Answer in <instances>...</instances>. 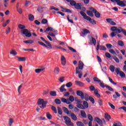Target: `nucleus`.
Masks as SVG:
<instances>
[{
    "instance_id": "45",
    "label": "nucleus",
    "mask_w": 126,
    "mask_h": 126,
    "mask_svg": "<svg viewBox=\"0 0 126 126\" xmlns=\"http://www.w3.org/2000/svg\"><path fill=\"white\" fill-rule=\"evenodd\" d=\"M67 48L68 49H69V50H70V51H71L73 53H76V51L75 50V49H73L72 47L70 46H67Z\"/></svg>"
},
{
    "instance_id": "1",
    "label": "nucleus",
    "mask_w": 126,
    "mask_h": 126,
    "mask_svg": "<svg viewBox=\"0 0 126 126\" xmlns=\"http://www.w3.org/2000/svg\"><path fill=\"white\" fill-rule=\"evenodd\" d=\"M18 27L19 29L23 30L21 31V34H23V35H25L26 37H28V38H30L31 36H32V34H31V32H30V31L27 30L26 28V27L23 25L19 24L18 26Z\"/></svg>"
},
{
    "instance_id": "32",
    "label": "nucleus",
    "mask_w": 126,
    "mask_h": 126,
    "mask_svg": "<svg viewBox=\"0 0 126 126\" xmlns=\"http://www.w3.org/2000/svg\"><path fill=\"white\" fill-rule=\"evenodd\" d=\"M54 102L57 105H60V104H61V103H62V101H61V99H60L59 98L55 99L54 100Z\"/></svg>"
},
{
    "instance_id": "5",
    "label": "nucleus",
    "mask_w": 126,
    "mask_h": 126,
    "mask_svg": "<svg viewBox=\"0 0 126 126\" xmlns=\"http://www.w3.org/2000/svg\"><path fill=\"white\" fill-rule=\"evenodd\" d=\"M47 103L48 101H44V99L39 98L37 101V105H41L40 108L42 109L46 108Z\"/></svg>"
},
{
    "instance_id": "47",
    "label": "nucleus",
    "mask_w": 126,
    "mask_h": 126,
    "mask_svg": "<svg viewBox=\"0 0 126 126\" xmlns=\"http://www.w3.org/2000/svg\"><path fill=\"white\" fill-rule=\"evenodd\" d=\"M64 87H65V85L63 84L59 89L60 92H63V89H64Z\"/></svg>"
},
{
    "instance_id": "42",
    "label": "nucleus",
    "mask_w": 126,
    "mask_h": 126,
    "mask_svg": "<svg viewBox=\"0 0 126 126\" xmlns=\"http://www.w3.org/2000/svg\"><path fill=\"white\" fill-rule=\"evenodd\" d=\"M94 82H101V80L100 79H99V78H98V77H94Z\"/></svg>"
},
{
    "instance_id": "64",
    "label": "nucleus",
    "mask_w": 126,
    "mask_h": 126,
    "mask_svg": "<svg viewBox=\"0 0 126 126\" xmlns=\"http://www.w3.org/2000/svg\"><path fill=\"white\" fill-rule=\"evenodd\" d=\"M119 110H123L124 112H126V106H122L118 108Z\"/></svg>"
},
{
    "instance_id": "9",
    "label": "nucleus",
    "mask_w": 126,
    "mask_h": 126,
    "mask_svg": "<svg viewBox=\"0 0 126 126\" xmlns=\"http://www.w3.org/2000/svg\"><path fill=\"white\" fill-rule=\"evenodd\" d=\"M89 9L92 10V11L94 13L95 17H96L97 18H100V17H101V14L99 12L97 11V10H96V9L92 7L89 8Z\"/></svg>"
},
{
    "instance_id": "3",
    "label": "nucleus",
    "mask_w": 126,
    "mask_h": 126,
    "mask_svg": "<svg viewBox=\"0 0 126 126\" xmlns=\"http://www.w3.org/2000/svg\"><path fill=\"white\" fill-rule=\"evenodd\" d=\"M111 31L113 32L110 33V36L112 38H114L115 36H117V34H120L121 31L120 30V27L118 28L117 27H112L110 28Z\"/></svg>"
},
{
    "instance_id": "58",
    "label": "nucleus",
    "mask_w": 126,
    "mask_h": 126,
    "mask_svg": "<svg viewBox=\"0 0 126 126\" xmlns=\"http://www.w3.org/2000/svg\"><path fill=\"white\" fill-rule=\"evenodd\" d=\"M113 60H114V61L117 63H120V60H119V58H118V57H117L116 56H115L113 58Z\"/></svg>"
},
{
    "instance_id": "4",
    "label": "nucleus",
    "mask_w": 126,
    "mask_h": 126,
    "mask_svg": "<svg viewBox=\"0 0 126 126\" xmlns=\"http://www.w3.org/2000/svg\"><path fill=\"white\" fill-rule=\"evenodd\" d=\"M80 13L81 15L83 17L84 19H86V20H88V21H90L92 24H96V21L91 19L90 17L87 16L86 13H85L83 11H81Z\"/></svg>"
},
{
    "instance_id": "22",
    "label": "nucleus",
    "mask_w": 126,
    "mask_h": 126,
    "mask_svg": "<svg viewBox=\"0 0 126 126\" xmlns=\"http://www.w3.org/2000/svg\"><path fill=\"white\" fill-rule=\"evenodd\" d=\"M75 8L76 9L80 10L81 9V3H77L74 6Z\"/></svg>"
},
{
    "instance_id": "36",
    "label": "nucleus",
    "mask_w": 126,
    "mask_h": 126,
    "mask_svg": "<svg viewBox=\"0 0 126 126\" xmlns=\"http://www.w3.org/2000/svg\"><path fill=\"white\" fill-rule=\"evenodd\" d=\"M58 112L59 115H63V110L60 107H57Z\"/></svg>"
},
{
    "instance_id": "8",
    "label": "nucleus",
    "mask_w": 126,
    "mask_h": 126,
    "mask_svg": "<svg viewBox=\"0 0 126 126\" xmlns=\"http://www.w3.org/2000/svg\"><path fill=\"white\" fill-rule=\"evenodd\" d=\"M38 43L39 44V45L43 46V47H45V48H48V49H52V44H51L49 41H45V43H46L47 45L41 41H38Z\"/></svg>"
},
{
    "instance_id": "24",
    "label": "nucleus",
    "mask_w": 126,
    "mask_h": 126,
    "mask_svg": "<svg viewBox=\"0 0 126 126\" xmlns=\"http://www.w3.org/2000/svg\"><path fill=\"white\" fill-rule=\"evenodd\" d=\"M87 13L89 16H91V17H93L94 16V14H93V11H87Z\"/></svg>"
},
{
    "instance_id": "23",
    "label": "nucleus",
    "mask_w": 126,
    "mask_h": 126,
    "mask_svg": "<svg viewBox=\"0 0 126 126\" xmlns=\"http://www.w3.org/2000/svg\"><path fill=\"white\" fill-rule=\"evenodd\" d=\"M75 101L76 102L77 105H80V104H81V103H83L82 101L80 99H78V98L77 97H75Z\"/></svg>"
},
{
    "instance_id": "33",
    "label": "nucleus",
    "mask_w": 126,
    "mask_h": 126,
    "mask_svg": "<svg viewBox=\"0 0 126 126\" xmlns=\"http://www.w3.org/2000/svg\"><path fill=\"white\" fill-rule=\"evenodd\" d=\"M43 8H44V7L38 6L37 7V11H38V12H40V13H41V12H43Z\"/></svg>"
},
{
    "instance_id": "26",
    "label": "nucleus",
    "mask_w": 126,
    "mask_h": 126,
    "mask_svg": "<svg viewBox=\"0 0 126 126\" xmlns=\"http://www.w3.org/2000/svg\"><path fill=\"white\" fill-rule=\"evenodd\" d=\"M18 59L19 62H25L26 61V57H17Z\"/></svg>"
},
{
    "instance_id": "38",
    "label": "nucleus",
    "mask_w": 126,
    "mask_h": 126,
    "mask_svg": "<svg viewBox=\"0 0 126 126\" xmlns=\"http://www.w3.org/2000/svg\"><path fill=\"white\" fill-rule=\"evenodd\" d=\"M9 22H10V21L9 20H8L6 21V22L5 23L2 24V27H6L7 26V24H9Z\"/></svg>"
},
{
    "instance_id": "17",
    "label": "nucleus",
    "mask_w": 126,
    "mask_h": 126,
    "mask_svg": "<svg viewBox=\"0 0 126 126\" xmlns=\"http://www.w3.org/2000/svg\"><path fill=\"white\" fill-rule=\"evenodd\" d=\"M61 62H62V64L63 65H65L66 64V60L65 59V58L64 56H63L61 57Z\"/></svg>"
},
{
    "instance_id": "48",
    "label": "nucleus",
    "mask_w": 126,
    "mask_h": 126,
    "mask_svg": "<svg viewBox=\"0 0 126 126\" xmlns=\"http://www.w3.org/2000/svg\"><path fill=\"white\" fill-rule=\"evenodd\" d=\"M108 79L110 82H111V83H112V84H114V85H117V83H115V82H114V81H113V79H112L111 77H109Z\"/></svg>"
},
{
    "instance_id": "11",
    "label": "nucleus",
    "mask_w": 126,
    "mask_h": 126,
    "mask_svg": "<svg viewBox=\"0 0 126 126\" xmlns=\"http://www.w3.org/2000/svg\"><path fill=\"white\" fill-rule=\"evenodd\" d=\"M88 119L89 120V126H92V122H93V117L91 114H88Z\"/></svg>"
},
{
    "instance_id": "59",
    "label": "nucleus",
    "mask_w": 126,
    "mask_h": 126,
    "mask_svg": "<svg viewBox=\"0 0 126 126\" xmlns=\"http://www.w3.org/2000/svg\"><path fill=\"white\" fill-rule=\"evenodd\" d=\"M59 81L63 83L64 81V77L63 76H62L59 79Z\"/></svg>"
},
{
    "instance_id": "35",
    "label": "nucleus",
    "mask_w": 126,
    "mask_h": 126,
    "mask_svg": "<svg viewBox=\"0 0 126 126\" xmlns=\"http://www.w3.org/2000/svg\"><path fill=\"white\" fill-rule=\"evenodd\" d=\"M105 88H106V89H108V90H109V91H112V92H114V89H113V88H112L111 86L107 85L105 86Z\"/></svg>"
},
{
    "instance_id": "18",
    "label": "nucleus",
    "mask_w": 126,
    "mask_h": 126,
    "mask_svg": "<svg viewBox=\"0 0 126 126\" xmlns=\"http://www.w3.org/2000/svg\"><path fill=\"white\" fill-rule=\"evenodd\" d=\"M62 109L65 114H67V115H69V114H70V111H69L66 107L63 106Z\"/></svg>"
},
{
    "instance_id": "40",
    "label": "nucleus",
    "mask_w": 126,
    "mask_h": 126,
    "mask_svg": "<svg viewBox=\"0 0 126 126\" xmlns=\"http://www.w3.org/2000/svg\"><path fill=\"white\" fill-rule=\"evenodd\" d=\"M109 52H110L111 54H112V55H114V56H117V53H116L115 50H114V49H110Z\"/></svg>"
},
{
    "instance_id": "12",
    "label": "nucleus",
    "mask_w": 126,
    "mask_h": 126,
    "mask_svg": "<svg viewBox=\"0 0 126 126\" xmlns=\"http://www.w3.org/2000/svg\"><path fill=\"white\" fill-rule=\"evenodd\" d=\"M76 94L77 96H79L81 97L82 100H83L84 99V94H83V92L81 91H77Z\"/></svg>"
},
{
    "instance_id": "25",
    "label": "nucleus",
    "mask_w": 126,
    "mask_h": 126,
    "mask_svg": "<svg viewBox=\"0 0 126 126\" xmlns=\"http://www.w3.org/2000/svg\"><path fill=\"white\" fill-rule=\"evenodd\" d=\"M40 71H45V68L36 69L35 70L36 73H40Z\"/></svg>"
},
{
    "instance_id": "2",
    "label": "nucleus",
    "mask_w": 126,
    "mask_h": 126,
    "mask_svg": "<svg viewBox=\"0 0 126 126\" xmlns=\"http://www.w3.org/2000/svg\"><path fill=\"white\" fill-rule=\"evenodd\" d=\"M84 66V64L82 63V61H79L78 67H76V74H78L79 78H81L82 76V70ZM80 69V70H79Z\"/></svg>"
},
{
    "instance_id": "53",
    "label": "nucleus",
    "mask_w": 126,
    "mask_h": 126,
    "mask_svg": "<svg viewBox=\"0 0 126 126\" xmlns=\"http://www.w3.org/2000/svg\"><path fill=\"white\" fill-rule=\"evenodd\" d=\"M106 85H105L103 82H99V86H100L101 88H105V87H106Z\"/></svg>"
},
{
    "instance_id": "54",
    "label": "nucleus",
    "mask_w": 126,
    "mask_h": 126,
    "mask_svg": "<svg viewBox=\"0 0 126 126\" xmlns=\"http://www.w3.org/2000/svg\"><path fill=\"white\" fill-rule=\"evenodd\" d=\"M70 5H72V6H75V5L76 4V1L74 0H71V1L70 2Z\"/></svg>"
},
{
    "instance_id": "15",
    "label": "nucleus",
    "mask_w": 126,
    "mask_h": 126,
    "mask_svg": "<svg viewBox=\"0 0 126 126\" xmlns=\"http://www.w3.org/2000/svg\"><path fill=\"white\" fill-rule=\"evenodd\" d=\"M70 115L72 120L76 122V121H77V117H76V115L74 114L73 113H71V111H70Z\"/></svg>"
},
{
    "instance_id": "50",
    "label": "nucleus",
    "mask_w": 126,
    "mask_h": 126,
    "mask_svg": "<svg viewBox=\"0 0 126 126\" xmlns=\"http://www.w3.org/2000/svg\"><path fill=\"white\" fill-rule=\"evenodd\" d=\"M118 45L119 46H121V47H123V46L125 45V44L124 43V42L122 40L118 41Z\"/></svg>"
},
{
    "instance_id": "57",
    "label": "nucleus",
    "mask_w": 126,
    "mask_h": 126,
    "mask_svg": "<svg viewBox=\"0 0 126 126\" xmlns=\"http://www.w3.org/2000/svg\"><path fill=\"white\" fill-rule=\"evenodd\" d=\"M92 42L94 46H96V39L94 37H92Z\"/></svg>"
},
{
    "instance_id": "27",
    "label": "nucleus",
    "mask_w": 126,
    "mask_h": 126,
    "mask_svg": "<svg viewBox=\"0 0 126 126\" xmlns=\"http://www.w3.org/2000/svg\"><path fill=\"white\" fill-rule=\"evenodd\" d=\"M50 95L53 97H56V96H57V92L55 91H50Z\"/></svg>"
},
{
    "instance_id": "52",
    "label": "nucleus",
    "mask_w": 126,
    "mask_h": 126,
    "mask_svg": "<svg viewBox=\"0 0 126 126\" xmlns=\"http://www.w3.org/2000/svg\"><path fill=\"white\" fill-rule=\"evenodd\" d=\"M46 117L48 120H52V116L50 114V113L47 112L46 114Z\"/></svg>"
},
{
    "instance_id": "19",
    "label": "nucleus",
    "mask_w": 126,
    "mask_h": 126,
    "mask_svg": "<svg viewBox=\"0 0 126 126\" xmlns=\"http://www.w3.org/2000/svg\"><path fill=\"white\" fill-rule=\"evenodd\" d=\"M104 118L105 120H107V122H109L111 120V116L108 114V113H105L104 114Z\"/></svg>"
},
{
    "instance_id": "7",
    "label": "nucleus",
    "mask_w": 126,
    "mask_h": 126,
    "mask_svg": "<svg viewBox=\"0 0 126 126\" xmlns=\"http://www.w3.org/2000/svg\"><path fill=\"white\" fill-rule=\"evenodd\" d=\"M63 119L65 121V124L67 126H74V124H73V123L71 122V120H70V118L67 116H63Z\"/></svg>"
},
{
    "instance_id": "61",
    "label": "nucleus",
    "mask_w": 126,
    "mask_h": 126,
    "mask_svg": "<svg viewBox=\"0 0 126 126\" xmlns=\"http://www.w3.org/2000/svg\"><path fill=\"white\" fill-rule=\"evenodd\" d=\"M66 87H68V88L71 87V86H72V83H71V82L67 83L66 84Z\"/></svg>"
},
{
    "instance_id": "41",
    "label": "nucleus",
    "mask_w": 126,
    "mask_h": 126,
    "mask_svg": "<svg viewBox=\"0 0 126 126\" xmlns=\"http://www.w3.org/2000/svg\"><path fill=\"white\" fill-rule=\"evenodd\" d=\"M120 31L121 32H122V33L125 35L126 36V30H124V29H123L122 27H120Z\"/></svg>"
},
{
    "instance_id": "21",
    "label": "nucleus",
    "mask_w": 126,
    "mask_h": 126,
    "mask_svg": "<svg viewBox=\"0 0 126 126\" xmlns=\"http://www.w3.org/2000/svg\"><path fill=\"white\" fill-rule=\"evenodd\" d=\"M61 101H62V102H63V103H66V104H71V102L68 101V100H67V98L65 99L64 98H62Z\"/></svg>"
},
{
    "instance_id": "56",
    "label": "nucleus",
    "mask_w": 126,
    "mask_h": 126,
    "mask_svg": "<svg viewBox=\"0 0 126 126\" xmlns=\"http://www.w3.org/2000/svg\"><path fill=\"white\" fill-rule=\"evenodd\" d=\"M113 126H122V123L120 122H117L116 123L113 124Z\"/></svg>"
},
{
    "instance_id": "34",
    "label": "nucleus",
    "mask_w": 126,
    "mask_h": 126,
    "mask_svg": "<svg viewBox=\"0 0 126 126\" xmlns=\"http://www.w3.org/2000/svg\"><path fill=\"white\" fill-rule=\"evenodd\" d=\"M10 55H13L14 56H15L17 55V52L15 50L11 49V50L10 52Z\"/></svg>"
},
{
    "instance_id": "30",
    "label": "nucleus",
    "mask_w": 126,
    "mask_h": 126,
    "mask_svg": "<svg viewBox=\"0 0 126 126\" xmlns=\"http://www.w3.org/2000/svg\"><path fill=\"white\" fill-rule=\"evenodd\" d=\"M67 100H68V102H69L70 101V102H73L74 101V97L72 95H71L68 98H67Z\"/></svg>"
},
{
    "instance_id": "28",
    "label": "nucleus",
    "mask_w": 126,
    "mask_h": 126,
    "mask_svg": "<svg viewBox=\"0 0 126 126\" xmlns=\"http://www.w3.org/2000/svg\"><path fill=\"white\" fill-rule=\"evenodd\" d=\"M29 20H30V21H33L34 15L31 14H29Z\"/></svg>"
},
{
    "instance_id": "16",
    "label": "nucleus",
    "mask_w": 126,
    "mask_h": 126,
    "mask_svg": "<svg viewBox=\"0 0 126 126\" xmlns=\"http://www.w3.org/2000/svg\"><path fill=\"white\" fill-rule=\"evenodd\" d=\"M75 83L78 85V86H79V87H83V86H84V83L79 81H75Z\"/></svg>"
},
{
    "instance_id": "46",
    "label": "nucleus",
    "mask_w": 126,
    "mask_h": 126,
    "mask_svg": "<svg viewBox=\"0 0 126 126\" xmlns=\"http://www.w3.org/2000/svg\"><path fill=\"white\" fill-rule=\"evenodd\" d=\"M13 123H14L13 119L10 118L9 120V126H12V124H13Z\"/></svg>"
},
{
    "instance_id": "20",
    "label": "nucleus",
    "mask_w": 126,
    "mask_h": 126,
    "mask_svg": "<svg viewBox=\"0 0 126 126\" xmlns=\"http://www.w3.org/2000/svg\"><path fill=\"white\" fill-rule=\"evenodd\" d=\"M81 116L82 117V118H84V119H86L87 118V115H86V113H85V111L84 110H81Z\"/></svg>"
},
{
    "instance_id": "60",
    "label": "nucleus",
    "mask_w": 126,
    "mask_h": 126,
    "mask_svg": "<svg viewBox=\"0 0 126 126\" xmlns=\"http://www.w3.org/2000/svg\"><path fill=\"white\" fill-rule=\"evenodd\" d=\"M53 28H52V27H48V28H47V29H46V30L45 31V32H48V31H52V30H53Z\"/></svg>"
},
{
    "instance_id": "55",
    "label": "nucleus",
    "mask_w": 126,
    "mask_h": 126,
    "mask_svg": "<svg viewBox=\"0 0 126 126\" xmlns=\"http://www.w3.org/2000/svg\"><path fill=\"white\" fill-rule=\"evenodd\" d=\"M42 24H47L48 23V20L46 19H43L41 21Z\"/></svg>"
},
{
    "instance_id": "49",
    "label": "nucleus",
    "mask_w": 126,
    "mask_h": 126,
    "mask_svg": "<svg viewBox=\"0 0 126 126\" xmlns=\"http://www.w3.org/2000/svg\"><path fill=\"white\" fill-rule=\"evenodd\" d=\"M51 110H52V111H53L54 113H55V114H57L58 112H57V108H56V107L52 106L51 107Z\"/></svg>"
},
{
    "instance_id": "29",
    "label": "nucleus",
    "mask_w": 126,
    "mask_h": 126,
    "mask_svg": "<svg viewBox=\"0 0 126 126\" xmlns=\"http://www.w3.org/2000/svg\"><path fill=\"white\" fill-rule=\"evenodd\" d=\"M54 73L55 74H59L60 73V68L59 67H56L54 68Z\"/></svg>"
},
{
    "instance_id": "63",
    "label": "nucleus",
    "mask_w": 126,
    "mask_h": 126,
    "mask_svg": "<svg viewBox=\"0 0 126 126\" xmlns=\"http://www.w3.org/2000/svg\"><path fill=\"white\" fill-rule=\"evenodd\" d=\"M108 104L111 107V109H113V110H115L116 109V107L115 105H113V104L111 103L110 102H108Z\"/></svg>"
},
{
    "instance_id": "62",
    "label": "nucleus",
    "mask_w": 126,
    "mask_h": 126,
    "mask_svg": "<svg viewBox=\"0 0 126 126\" xmlns=\"http://www.w3.org/2000/svg\"><path fill=\"white\" fill-rule=\"evenodd\" d=\"M109 68L112 72H114L115 71V67L113 65H110L109 67Z\"/></svg>"
},
{
    "instance_id": "43",
    "label": "nucleus",
    "mask_w": 126,
    "mask_h": 126,
    "mask_svg": "<svg viewBox=\"0 0 126 126\" xmlns=\"http://www.w3.org/2000/svg\"><path fill=\"white\" fill-rule=\"evenodd\" d=\"M89 100L91 102H92V104H94V103H95V100L92 97V96H89Z\"/></svg>"
},
{
    "instance_id": "51",
    "label": "nucleus",
    "mask_w": 126,
    "mask_h": 126,
    "mask_svg": "<svg viewBox=\"0 0 126 126\" xmlns=\"http://www.w3.org/2000/svg\"><path fill=\"white\" fill-rule=\"evenodd\" d=\"M67 19L69 22H70V23H73V21L72 20V19L71 18H69V15H68L67 16Z\"/></svg>"
},
{
    "instance_id": "37",
    "label": "nucleus",
    "mask_w": 126,
    "mask_h": 126,
    "mask_svg": "<svg viewBox=\"0 0 126 126\" xmlns=\"http://www.w3.org/2000/svg\"><path fill=\"white\" fill-rule=\"evenodd\" d=\"M84 98L85 100L86 101H89V95H88V94H84Z\"/></svg>"
},
{
    "instance_id": "44",
    "label": "nucleus",
    "mask_w": 126,
    "mask_h": 126,
    "mask_svg": "<svg viewBox=\"0 0 126 126\" xmlns=\"http://www.w3.org/2000/svg\"><path fill=\"white\" fill-rule=\"evenodd\" d=\"M76 125L77 126H84V124L80 121L77 122Z\"/></svg>"
},
{
    "instance_id": "14",
    "label": "nucleus",
    "mask_w": 126,
    "mask_h": 126,
    "mask_svg": "<svg viewBox=\"0 0 126 126\" xmlns=\"http://www.w3.org/2000/svg\"><path fill=\"white\" fill-rule=\"evenodd\" d=\"M95 121L96 122L97 124L100 126H103V121L100 119V118L98 117H95Z\"/></svg>"
},
{
    "instance_id": "6",
    "label": "nucleus",
    "mask_w": 126,
    "mask_h": 126,
    "mask_svg": "<svg viewBox=\"0 0 126 126\" xmlns=\"http://www.w3.org/2000/svg\"><path fill=\"white\" fill-rule=\"evenodd\" d=\"M83 104L80 103L78 105H77V108L79 109H81V110H85V109H87L89 107V105L88 104V102L86 101H84Z\"/></svg>"
},
{
    "instance_id": "31",
    "label": "nucleus",
    "mask_w": 126,
    "mask_h": 126,
    "mask_svg": "<svg viewBox=\"0 0 126 126\" xmlns=\"http://www.w3.org/2000/svg\"><path fill=\"white\" fill-rule=\"evenodd\" d=\"M24 43L25 44H33V43H34V41L32 40H25L24 41Z\"/></svg>"
},
{
    "instance_id": "39",
    "label": "nucleus",
    "mask_w": 126,
    "mask_h": 126,
    "mask_svg": "<svg viewBox=\"0 0 126 126\" xmlns=\"http://www.w3.org/2000/svg\"><path fill=\"white\" fill-rule=\"evenodd\" d=\"M99 50H100V51H106V50H107V48H106V47L103 45H99Z\"/></svg>"
},
{
    "instance_id": "13",
    "label": "nucleus",
    "mask_w": 126,
    "mask_h": 126,
    "mask_svg": "<svg viewBox=\"0 0 126 126\" xmlns=\"http://www.w3.org/2000/svg\"><path fill=\"white\" fill-rule=\"evenodd\" d=\"M81 35L83 37H84V36H86L87 34L90 33V31L87 29H84L83 32H81Z\"/></svg>"
},
{
    "instance_id": "10",
    "label": "nucleus",
    "mask_w": 126,
    "mask_h": 126,
    "mask_svg": "<svg viewBox=\"0 0 126 126\" xmlns=\"http://www.w3.org/2000/svg\"><path fill=\"white\" fill-rule=\"evenodd\" d=\"M115 72L118 75L119 74L120 76H121L122 78L126 77V74H125V73L122 71H120V69H119V68H116L115 69Z\"/></svg>"
}]
</instances>
